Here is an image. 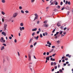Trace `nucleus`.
<instances>
[{
	"instance_id": "1",
	"label": "nucleus",
	"mask_w": 73,
	"mask_h": 73,
	"mask_svg": "<svg viewBox=\"0 0 73 73\" xmlns=\"http://www.w3.org/2000/svg\"><path fill=\"white\" fill-rule=\"evenodd\" d=\"M0 41L2 43H5V40H4V38L3 37H1V39L0 38Z\"/></svg>"
},
{
	"instance_id": "2",
	"label": "nucleus",
	"mask_w": 73,
	"mask_h": 73,
	"mask_svg": "<svg viewBox=\"0 0 73 73\" xmlns=\"http://www.w3.org/2000/svg\"><path fill=\"white\" fill-rule=\"evenodd\" d=\"M35 17V18L34 20V21H35L36 20V19H37L38 18V15H37V14H34Z\"/></svg>"
},
{
	"instance_id": "3",
	"label": "nucleus",
	"mask_w": 73,
	"mask_h": 73,
	"mask_svg": "<svg viewBox=\"0 0 73 73\" xmlns=\"http://www.w3.org/2000/svg\"><path fill=\"white\" fill-rule=\"evenodd\" d=\"M18 15V14L17 13H15L13 14V17L14 18L16 17Z\"/></svg>"
},
{
	"instance_id": "4",
	"label": "nucleus",
	"mask_w": 73,
	"mask_h": 73,
	"mask_svg": "<svg viewBox=\"0 0 73 73\" xmlns=\"http://www.w3.org/2000/svg\"><path fill=\"white\" fill-rule=\"evenodd\" d=\"M28 57L29 58V61H31V55L30 54H28Z\"/></svg>"
},
{
	"instance_id": "5",
	"label": "nucleus",
	"mask_w": 73,
	"mask_h": 73,
	"mask_svg": "<svg viewBox=\"0 0 73 73\" xmlns=\"http://www.w3.org/2000/svg\"><path fill=\"white\" fill-rule=\"evenodd\" d=\"M31 64H32V63H30L29 64H30V66H29V68H30V69L31 70V72H32V68H31Z\"/></svg>"
},
{
	"instance_id": "6",
	"label": "nucleus",
	"mask_w": 73,
	"mask_h": 73,
	"mask_svg": "<svg viewBox=\"0 0 73 73\" xmlns=\"http://www.w3.org/2000/svg\"><path fill=\"white\" fill-rule=\"evenodd\" d=\"M7 25H6V24H5L4 27V31H5V30H6V28H7Z\"/></svg>"
},
{
	"instance_id": "7",
	"label": "nucleus",
	"mask_w": 73,
	"mask_h": 73,
	"mask_svg": "<svg viewBox=\"0 0 73 73\" xmlns=\"http://www.w3.org/2000/svg\"><path fill=\"white\" fill-rule=\"evenodd\" d=\"M19 29H20L21 31H22V29H23V30H24V27H23L21 28V27H19Z\"/></svg>"
},
{
	"instance_id": "8",
	"label": "nucleus",
	"mask_w": 73,
	"mask_h": 73,
	"mask_svg": "<svg viewBox=\"0 0 73 73\" xmlns=\"http://www.w3.org/2000/svg\"><path fill=\"white\" fill-rule=\"evenodd\" d=\"M2 34L3 35L5 36H6V35H7V34H6V33H5L4 32H2Z\"/></svg>"
},
{
	"instance_id": "9",
	"label": "nucleus",
	"mask_w": 73,
	"mask_h": 73,
	"mask_svg": "<svg viewBox=\"0 0 73 73\" xmlns=\"http://www.w3.org/2000/svg\"><path fill=\"white\" fill-rule=\"evenodd\" d=\"M48 25L44 24L43 25V27H45L46 28H47L48 27Z\"/></svg>"
},
{
	"instance_id": "10",
	"label": "nucleus",
	"mask_w": 73,
	"mask_h": 73,
	"mask_svg": "<svg viewBox=\"0 0 73 73\" xmlns=\"http://www.w3.org/2000/svg\"><path fill=\"white\" fill-rule=\"evenodd\" d=\"M57 25L58 27H60L61 26V24L58 22L57 23Z\"/></svg>"
},
{
	"instance_id": "11",
	"label": "nucleus",
	"mask_w": 73,
	"mask_h": 73,
	"mask_svg": "<svg viewBox=\"0 0 73 73\" xmlns=\"http://www.w3.org/2000/svg\"><path fill=\"white\" fill-rule=\"evenodd\" d=\"M32 31H37V28L34 29L32 30Z\"/></svg>"
},
{
	"instance_id": "12",
	"label": "nucleus",
	"mask_w": 73,
	"mask_h": 73,
	"mask_svg": "<svg viewBox=\"0 0 73 73\" xmlns=\"http://www.w3.org/2000/svg\"><path fill=\"white\" fill-rule=\"evenodd\" d=\"M1 2L3 3H5V0H1Z\"/></svg>"
},
{
	"instance_id": "13",
	"label": "nucleus",
	"mask_w": 73,
	"mask_h": 73,
	"mask_svg": "<svg viewBox=\"0 0 73 73\" xmlns=\"http://www.w3.org/2000/svg\"><path fill=\"white\" fill-rule=\"evenodd\" d=\"M46 60H48V61H49V57L48 56L46 58Z\"/></svg>"
},
{
	"instance_id": "14",
	"label": "nucleus",
	"mask_w": 73,
	"mask_h": 73,
	"mask_svg": "<svg viewBox=\"0 0 73 73\" xmlns=\"http://www.w3.org/2000/svg\"><path fill=\"white\" fill-rule=\"evenodd\" d=\"M20 25L21 26V27H23L24 26V23H20Z\"/></svg>"
},
{
	"instance_id": "15",
	"label": "nucleus",
	"mask_w": 73,
	"mask_h": 73,
	"mask_svg": "<svg viewBox=\"0 0 73 73\" xmlns=\"http://www.w3.org/2000/svg\"><path fill=\"white\" fill-rule=\"evenodd\" d=\"M58 33H59V32H57L56 33V34H54V36H56V35H58Z\"/></svg>"
},
{
	"instance_id": "16",
	"label": "nucleus",
	"mask_w": 73,
	"mask_h": 73,
	"mask_svg": "<svg viewBox=\"0 0 73 73\" xmlns=\"http://www.w3.org/2000/svg\"><path fill=\"white\" fill-rule=\"evenodd\" d=\"M1 14H2V15H5V13H4V12L3 11H1Z\"/></svg>"
},
{
	"instance_id": "17",
	"label": "nucleus",
	"mask_w": 73,
	"mask_h": 73,
	"mask_svg": "<svg viewBox=\"0 0 73 73\" xmlns=\"http://www.w3.org/2000/svg\"><path fill=\"white\" fill-rule=\"evenodd\" d=\"M4 49V46H3L2 47L1 49V50H3Z\"/></svg>"
},
{
	"instance_id": "18",
	"label": "nucleus",
	"mask_w": 73,
	"mask_h": 73,
	"mask_svg": "<svg viewBox=\"0 0 73 73\" xmlns=\"http://www.w3.org/2000/svg\"><path fill=\"white\" fill-rule=\"evenodd\" d=\"M32 40H33L32 38H31L29 42V43H31V42H32Z\"/></svg>"
},
{
	"instance_id": "19",
	"label": "nucleus",
	"mask_w": 73,
	"mask_h": 73,
	"mask_svg": "<svg viewBox=\"0 0 73 73\" xmlns=\"http://www.w3.org/2000/svg\"><path fill=\"white\" fill-rule=\"evenodd\" d=\"M53 49H51V50L49 51V53H51V52H52L53 51Z\"/></svg>"
},
{
	"instance_id": "20",
	"label": "nucleus",
	"mask_w": 73,
	"mask_h": 73,
	"mask_svg": "<svg viewBox=\"0 0 73 73\" xmlns=\"http://www.w3.org/2000/svg\"><path fill=\"white\" fill-rule=\"evenodd\" d=\"M38 36H37L35 38L36 39V40H38Z\"/></svg>"
},
{
	"instance_id": "21",
	"label": "nucleus",
	"mask_w": 73,
	"mask_h": 73,
	"mask_svg": "<svg viewBox=\"0 0 73 73\" xmlns=\"http://www.w3.org/2000/svg\"><path fill=\"white\" fill-rule=\"evenodd\" d=\"M37 44V43H36V42H35V43L34 44H33L34 46H35L36 45V44Z\"/></svg>"
},
{
	"instance_id": "22",
	"label": "nucleus",
	"mask_w": 73,
	"mask_h": 73,
	"mask_svg": "<svg viewBox=\"0 0 73 73\" xmlns=\"http://www.w3.org/2000/svg\"><path fill=\"white\" fill-rule=\"evenodd\" d=\"M62 32H63V31H60V35H62Z\"/></svg>"
},
{
	"instance_id": "23",
	"label": "nucleus",
	"mask_w": 73,
	"mask_h": 73,
	"mask_svg": "<svg viewBox=\"0 0 73 73\" xmlns=\"http://www.w3.org/2000/svg\"><path fill=\"white\" fill-rule=\"evenodd\" d=\"M55 2H56V1H54V2H52L51 4V5H53V3H55Z\"/></svg>"
},
{
	"instance_id": "24",
	"label": "nucleus",
	"mask_w": 73,
	"mask_h": 73,
	"mask_svg": "<svg viewBox=\"0 0 73 73\" xmlns=\"http://www.w3.org/2000/svg\"><path fill=\"white\" fill-rule=\"evenodd\" d=\"M40 37L41 38H42V34H40Z\"/></svg>"
},
{
	"instance_id": "25",
	"label": "nucleus",
	"mask_w": 73,
	"mask_h": 73,
	"mask_svg": "<svg viewBox=\"0 0 73 73\" xmlns=\"http://www.w3.org/2000/svg\"><path fill=\"white\" fill-rule=\"evenodd\" d=\"M21 13H24V11L23 10H21Z\"/></svg>"
},
{
	"instance_id": "26",
	"label": "nucleus",
	"mask_w": 73,
	"mask_h": 73,
	"mask_svg": "<svg viewBox=\"0 0 73 73\" xmlns=\"http://www.w3.org/2000/svg\"><path fill=\"white\" fill-rule=\"evenodd\" d=\"M35 35V33H33L32 34V36H34V35Z\"/></svg>"
},
{
	"instance_id": "27",
	"label": "nucleus",
	"mask_w": 73,
	"mask_h": 73,
	"mask_svg": "<svg viewBox=\"0 0 73 73\" xmlns=\"http://www.w3.org/2000/svg\"><path fill=\"white\" fill-rule=\"evenodd\" d=\"M69 11H67V15L68 16L69 15Z\"/></svg>"
},
{
	"instance_id": "28",
	"label": "nucleus",
	"mask_w": 73,
	"mask_h": 73,
	"mask_svg": "<svg viewBox=\"0 0 73 73\" xmlns=\"http://www.w3.org/2000/svg\"><path fill=\"white\" fill-rule=\"evenodd\" d=\"M68 1H66V3L65 4H68Z\"/></svg>"
},
{
	"instance_id": "29",
	"label": "nucleus",
	"mask_w": 73,
	"mask_h": 73,
	"mask_svg": "<svg viewBox=\"0 0 73 73\" xmlns=\"http://www.w3.org/2000/svg\"><path fill=\"white\" fill-rule=\"evenodd\" d=\"M22 7L21 6H19V9H22Z\"/></svg>"
},
{
	"instance_id": "30",
	"label": "nucleus",
	"mask_w": 73,
	"mask_h": 73,
	"mask_svg": "<svg viewBox=\"0 0 73 73\" xmlns=\"http://www.w3.org/2000/svg\"><path fill=\"white\" fill-rule=\"evenodd\" d=\"M46 54L47 56H48V55H49V52H46Z\"/></svg>"
},
{
	"instance_id": "31",
	"label": "nucleus",
	"mask_w": 73,
	"mask_h": 73,
	"mask_svg": "<svg viewBox=\"0 0 73 73\" xmlns=\"http://www.w3.org/2000/svg\"><path fill=\"white\" fill-rule=\"evenodd\" d=\"M68 5H70L71 4L70 2V1L68 2Z\"/></svg>"
},
{
	"instance_id": "32",
	"label": "nucleus",
	"mask_w": 73,
	"mask_h": 73,
	"mask_svg": "<svg viewBox=\"0 0 73 73\" xmlns=\"http://www.w3.org/2000/svg\"><path fill=\"white\" fill-rule=\"evenodd\" d=\"M12 38V37L11 36H9V39H10V40H11Z\"/></svg>"
},
{
	"instance_id": "33",
	"label": "nucleus",
	"mask_w": 73,
	"mask_h": 73,
	"mask_svg": "<svg viewBox=\"0 0 73 73\" xmlns=\"http://www.w3.org/2000/svg\"><path fill=\"white\" fill-rule=\"evenodd\" d=\"M35 1V0H31V2L32 3L34 2Z\"/></svg>"
},
{
	"instance_id": "34",
	"label": "nucleus",
	"mask_w": 73,
	"mask_h": 73,
	"mask_svg": "<svg viewBox=\"0 0 73 73\" xmlns=\"http://www.w3.org/2000/svg\"><path fill=\"white\" fill-rule=\"evenodd\" d=\"M3 45H4V46H7V45H6V44L5 43H3Z\"/></svg>"
},
{
	"instance_id": "35",
	"label": "nucleus",
	"mask_w": 73,
	"mask_h": 73,
	"mask_svg": "<svg viewBox=\"0 0 73 73\" xmlns=\"http://www.w3.org/2000/svg\"><path fill=\"white\" fill-rule=\"evenodd\" d=\"M44 24H46V23H47V21H45L44 22Z\"/></svg>"
},
{
	"instance_id": "36",
	"label": "nucleus",
	"mask_w": 73,
	"mask_h": 73,
	"mask_svg": "<svg viewBox=\"0 0 73 73\" xmlns=\"http://www.w3.org/2000/svg\"><path fill=\"white\" fill-rule=\"evenodd\" d=\"M55 37L54 38H58V36L57 35L56 36H55Z\"/></svg>"
},
{
	"instance_id": "37",
	"label": "nucleus",
	"mask_w": 73,
	"mask_h": 73,
	"mask_svg": "<svg viewBox=\"0 0 73 73\" xmlns=\"http://www.w3.org/2000/svg\"><path fill=\"white\" fill-rule=\"evenodd\" d=\"M65 60H66V61H68V58H66L65 59Z\"/></svg>"
},
{
	"instance_id": "38",
	"label": "nucleus",
	"mask_w": 73,
	"mask_h": 73,
	"mask_svg": "<svg viewBox=\"0 0 73 73\" xmlns=\"http://www.w3.org/2000/svg\"><path fill=\"white\" fill-rule=\"evenodd\" d=\"M55 30H56L55 29H54L52 31V33H54V31H55Z\"/></svg>"
},
{
	"instance_id": "39",
	"label": "nucleus",
	"mask_w": 73,
	"mask_h": 73,
	"mask_svg": "<svg viewBox=\"0 0 73 73\" xmlns=\"http://www.w3.org/2000/svg\"><path fill=\"white\" fill-rule=\"evenodd\" d=\"M33 45H30V48H33Z\"/></svg>"
},
{
	"instance_id": "40",
	"label": "nucleus",
	"mask_w": 73,
	"mask_h": 73,
	"mask_svg": "<svg viewBox=\"0 0 73 73\" xmlns=\"http://www.w3.org/2000/svg\"><path fill=\"white\" fill-rule=\"evenodd\" d=\"M59 72H62V70L61 69H60Z\"/></svg>"
},
{
	"instance_id": "41",
	"label": "nucleus",
	"mask_w": 73,
	"mask_h": 73,
	"mask_svg": "<svg viewBox=\"0 0 73 73\" xmlns=\"http://www.w3.org/2000/svg\"><path fill=\"white\" fill-rule=\"evenodd\" d=\"M55 55H56V54H54L52 55V56L53 57H54V56H55Z\"/></svg>"
},
{
	"instance_id": "42",
	"label": "nucleus",
	"mask_w": 73,
	"mask_h": 73,
	"mask_svg": "<svg viewBox=\"0 0 73 73\" xmlns=\"http://www.w3.org/2000/svg\"><path fill=\"white\" fill-rule=\"evenodd\" d=\"M55 46H52V48H55Z\"/></svg>"
},
{
	"instance_id": "43",
	"label": "nucleus",
	"mask_w": 73,
	"mask_h": 73,
	"mask_svg": "<svg viewBox=\"0 0 73 73\" xmlns=\"http://www.w3.org/2000/svg\"><path fill=\"white\" fill-rule=\"evenodd\" d=\"M45 35L46 36H47V35H48V33H47V32L45 33Z\"/></svg>"
},
{
	"instance_id": "44",
	"label": "nucleus",
	"mask_w": 73,
	"mask_h": 73,
	"mask_svg": "<svg viewBox=\"0 0 73 73\" xmlns=\"http://www.w3.org/2000/svg\"><path fill=\"white\" fill-rule=\"evenodd\" d=\"M2 20L3 22H4V19L3 18H2Z\"/></svg>"
},
{
	"instance_id": "45",
	"label": "nucleus",
	"mask_w": 73,
	"mask_h": 73,
	"mask_svg": "<svg viewBox=\"0 0 73 73\" xmlns=\"http://www.w3.org/2000/svg\"><path fill=\"white\" fill-rule=\"evenodd\" d=\"M14 42H15V43L17 42V40L16 39L15 40Z\"/></svg>"
},
{
	"instance_id": "46",
	"label": "nucleus",
	"mask_w": 73,
	"mask_h": 73,
	"mask_svg": "<svg viewBox=\"0 0 73 73\" xmlns=\"http://www.w3.org/2000/svg\"><path fill=\"white\" fill-rule=\"evenodd\" d=\"M62 4H63L62 2V1L61 2H60V5H62Z\"/></svg>"
},
{
	"instance_id": "47",
	"label": "nucleus",
	"mask_w": 73,
	"mask_h": 73,
	"mask_svg": "<svg viewBox=\"0 0 73 73\" xmlns=\"http://www.w3.org/2000/svg\"><path fill=\"white\" fill-rule=\"evenodd\" d=\"M58 10L57 9H54V11L55 12H56V11H57Z\"/></svg>"
},
{
	"instance_id": "48",
	"label": "nucleus",
	"mask_w": 73,
	"mask_h": 73,
	"mask_svg": "<svg viewBox=\"0 0 73 73\" xmlns=\"http://www.w3.org/2000/svg\"><path fill=\"white\" fill-rule=\"evenodd\" d=\"M25 12H26V13H29V11H25Z\"/></svg>"
},
{
	"instance_id": "49",
	"label": "nucleus",
	"mask_w": 73,
	"mask_h": 73,
	"mask_svg": "<svg viewBox=\"0 0 73 73\" xmlns=\"http://www.w3.org/2000/svg\"><path fill=\"white\" fill-rule=\"evenodd\" d=\"M71 57H72V55H69V56H68L69 58H70Z\"/></svg>"
},
{
	"instance_id": "50",
	"label": "nucleus",
	"mask_w": 73,
	"mask_h": 73,
	"mask_svg": "<svg viewBox=\"0 0 73 73\" xmlns=\"http://www.w3.org/2000/svg\"><path fill=\"white\" fill-rule=\"evenodd\" d=\"M53 62H51V66H52V65H53Z\"/></svg>"
},
{
	"instance_id": "51",
	"label": "nucleus",
	"mask_w": 73,
	"mask_h": 73,
	"mask_svg": "<svg viewBox=\"0 0 73 73\" xmlns=\"http://www.w3.org/2000/svg\"><path fill=\"white\" fill-rule=\"evenodd\" d=\"M66 56V57H69V54H67Z\"/></svg>"
},
{
	"instance_id": "52",
	"label": "nucleus",
	"mask_w": 73,
	"mask_h": 73,
	"mask_svg": "<svg viewBox=\"0 0 73 73\" xmlns=\"http://www.w3.org/2000/svg\"><path fill=\"white\" fill-rule=\"evenodd\" d=\"M64 9H65V8H64V7H63L62 8L61 10L63 11V10H64Z\"/></svg>"
},
{
	"instance_id": "53",
	"label": "nucleus",
	"mask_w": 73,
	"mask_h": 73,
	"mask_svg": "<svg viewBox=\"0 0 73 73\" xmlns=\"http://www.w3.org/2000/svg\"><path fill=\"white\" fill-rule=\"evenodd\" d=\"M46 54V52H45L43 53V55H45Z\"/></svg>"
},
{
	"instance_id": "54",
	"label": "nucleus",
	"mask_w": 73,
	"mask_h": 73,
	"mask_svg": "<svg viewBox=\"0 0 73 73\" xmlns=\"http://www.w3.org/2000/svg\"><path fill=\"white\" fill-rule=\"evenodd\" d=\"M40 23V21H38L37 22V24H39V23Z\"/></svg>"
},
{
	"instance_id": "55",
	"label": "nucleus",
	"mask_w": 73,
	"mask_h": 73,
	"mask_svg": "<svg viewBox=\"0 0 73 73\" xmlns=\"http://www.w3.org/2000/svg\"><path fill=\"white\" fill-rule=\"evenodd\" d=\"M63 65L64 66H66V63H64L63 64Z\"/></svg>"
},
{
	"instance_id": "56",
	"label": "nucleus",
	"mask_w": 73,
	"mask_h": 73,
	"mask_svg": "<svg viewBox=\"0 0 73 73\" xmlns=\"http://www.w3.org/2000/svg\"><path fill=\"white\" fill-rule=\"evenodd\" d=\"M67 28L66 27H65V28H64V30L65 31V30H66V29Z\"/></svg>"
},
{
	"instance_id": "57",
	"label": "nucleus",
	"mask_w": 73,
	"mask_h": 73,
	"mask_svg": "<svg viewBox=\"0 0 73 73\" xmlns=\"http://www.w3.org/2000/svg\"><path fill=\"white\" fill-rule=\"evenodd\" d=\"M54 69L53 68V69H52V72H53V71H54Z\"/></svg>"
},
{
	"instance_id": "58",
	"label": "nucleus",
	"mask_w": 73,
	"mask_h": 73,
	"mask_svg": "<svg viewBox=\"0 0 73 73\" xmlns=\"http://www.w3.org/2000/svg\"><path fill=\"white\" fill-rule=\"evenodd\" d=\"M39 33H40V32L39 31H38L37 32H36V33H37V34H39Z\"/></svg>"
},
{
	"instance_id": "59",
	"label": "nucleus",
	"mask_w": 73,
	"mask_h": 73,
	"mask_svg": "<svg viewBox=\"0 0 73 73\" xmlns=\"http://www.w3.org/2000/svg\"><path fill=\"white\" fill-rule=\"evenodd\" d=\"M66 64H69V62H66Z\"/></svg>"
},
{
	"instance_id": "60",
	"label": "nucleus",
	"mask_w": 73,
	"mask_h": 73,
	"mask_svg": "<svg viewBox=\"0 0 73 73\" xmlns=\"http://www.w3.org/2000/svg\"><path fill=\"white\" fill-rule=\"evenodd\" d=\"M55 5H58V2H56Z\"/></svg>"
},
{
	"instance_id": "61",
	"label": "nucleus",
	"mask_w": 73,
	"mask_h": 73,
	"mask_svg": "<svg viewBox=\"0 0 73 73\" xmlns=\"http://www.w3.org/2000/svg\"><path fill=\"white\" fill-rule=\"evenodd\" d=\"M18 54L19 56H20V53H19V52H18Z\"/></svg>"
},
{
	"instance_id": "62",
	"label": "nucleus",
	"mask_w": 73,
	"mask_h": 73,
	"mask_svg": "<svg viewBox=\"0 0 73 73\" xmlns=\"http://www.w3.org/2000/svg\"><path fill=\"white\" fill-rule=\"evenodd\" d=\"M62 62H65V60H63Z\"/></svg>"
},
{
	"instance_id": "63",
	"label": "nucleus",
	"mask_w": 73,
	"mask_h": 73,
	"mask_svg": "<svg viewBox=\"0 0 73 73\" xmlns=\"http://www.w3.org/2000/svg\"><path fill=\"white\" fill-rule=\"evenodd\" d=\"M6 70H7V68H5L4 69V71L5 72V71H6Z\"/></svg>"
},
{
	"instance_id": "64",
	"label": "nucleus",
	"mask_w": 73,
	"mask_h": 73,
	"mask_svg": "<svg viewBox=\"0 0 73 73\" xmlns=\"http://www.w3.org/2000/svg\"><path fill=\"white\" fill-rule=\"evenodd\" d=\"M57 43H60V40H58L57 41Z\"/></svg>"
}]
</instances>
